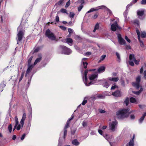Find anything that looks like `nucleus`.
Wrapping results in <instances>:
<instances>
[{
  "instance_id": "nucleus-1",
  "label": "nucleus",
  "mask_w": 146,
  "mask_h": 146,
  "mask_svg": "<svg viewBox=\"0 0 146 146\" xmlns=\"http://www.w3.org/2000/svg\"><path fill=\"white\" fill-rule=\"evenodd\" d=\"M94 70H86L84 74L82 73V79L84 83L87 86H90L96 83L98 76V74H92L89 76V80L87 77V75L88 71H94Z\"/></svg>"
},
{
  "instance_id": "nucleus-2",
  "label": "nucleus",
  "mask_w": 146,
  "mask_h": 146,
  "mask_svg": "<svg viewBox=\"0 0 146 146\" xmlns=\"http://www.w3.org/2000/svg\"><path fill=\"white\" fill-rule=\"evenodd\" d=\"M128 109L120 110L116 113L117 117L119 119H122L127 117L129 115Z\"/></svg>"
},
{
  "instance_id": "nucleus-3",
  "label": "nucleus",
  "mask_w": 146,
  "mask_h": 146,
  "mask_svg": "<svg viewBox=\"0 0 146 146\" xmlns=\"http://www.w3.org/2000/svg\"><path fill=\"white\" fill-rule=\"evenodd\" d=\"M60 53L62 54L69 55L72 53V50L64 46H60L59 49Z\"/></svg>"
},
{
  "instance_id": "nucleus-4",
  "label": "nucleus",
  "mask_w": 146,
  "mask_h": 146,
  "mask_svg": "<svg viewBox=\"0 0 146 146\" xmlns=\"http://www.w3.org/2000/svg\"><path fill=\"white\" fill-rule=\"evenodd\" d=\"M18 33L17 34V44H18V42L20 41L22 39L24 35V32L22 29V26H19L17 28Z\"/></svg>"
},
{
  "instance_id": "nucleus-5",
  "label": "nucleus",
  "mask_w": 146,
  "mask_h": 146,
  "mask_svg": "<svg viewBox=\"0 0 146 146\" xmlns=\"http://www.w3.org/2000/svg\"><path fill=\"white\" fill-rule=\"evenodd\" d=\"M129 59L130 60L129 62V64L131 66H134V63L133 62H134L136 64H138L139 61V60H137L135 59L133 54H130V55Z\"/></svg>"
},
{
  "instance_id": "nucleus-6",
  "label": "nucleus",
  "mask_w": 146,
  "mask_h": 146,
  "mask_svg": "<svg viewBox=\"0 0 146 146\" xmlns=\"http://www.w3.org/2000/svg\"><path fill=\"white\" fill-rule=\"evenodd\" d=\"M36 64V59L33 64L31 65H27L28 68L25 73V76L27 77L29 76V74L34 68V66Z\"/></svg>"
},
{
  "instance_id": "nucleus-7",
  "label": "nucleus",
  "mask_w": 146,
  "mask_h": 146,
  "mask_svg": "<svg viewBox=\"0 0 146 146\" xmlns=\"http://www.w3.org/2000/svg\"><path fill=\"white\" fill-rule=\"evenodd\" d=\"M45 35L50 39L51 40H55L56 39V37L54 34L50 31L49 29L46 31Z\"/></svg>"
},
{
  "instance_id": "nucleus-8",
  "label": "nucleus",
  "mask_w": 146,
  "mask_h": 146,
  "mask_svg": "<svg viewBox=\"0 0 146 146\" xmlns=\"http://www.w3.org/2000/svg\"><path fill=\"white\" fill-rule=\"evenodd\" d=\"M140 80L141 76H139L136 78V82H133L132 83L133 86L137 89H138L139 88V82Z\"/></svg>"
},
{
  "instance_id": "nucleus-9",
  "label": "nucleus",
  "mask_w": 146,
  "mask_h": 146,
  "mask_svg": "<svg viewBox=\"0 0 146 146\" xmlns=\"http://www.w3.org/2000/svg\"><path fill=\"white\" fill-rule=\"evenodd\" d=\"M117 121H115L110 123V128L112 131H115L117 128Z\"/></svg>"
},
{
  "instance_id": "nucleus-10",
  "label": "nucleus",
  "mask_w": 146,
  "mask_h": 146,
  "mask_svg": "<svg viewBox=\"0 0 146 146\" xmlns=\"http://www.w3.org/2000/svg\"><path fill=\"white\" fill-rule=\"evenodd\" d=\"M111 29L112 31H115L117 29H120L121 28L118 25L117 21H115L114 23L111 25Z\"/></svg>"
},
{
  "instance_id": "nucleus-11",
  "label": "nucleus",
  "mask_w": 146,
  "mask_h": 146,
  "mask_svg": "<svg viewBox=\"0 0 146 146\" xmlns=\"http://www.w3.org/2000/svg\"><path fill=\"white\" fill-rule=\"evenodd\" d=\"M144 11L143 9L138 10L137 11L138 17L140 19H142L144 18Z\"/></svg>"
},
{
  "instance_id": "nucleus-12",
  "label": "nucleus",
  "mask_w": 146,
  "mask_h": 146,
  "mask_svg": "<svg viewBox=\"0 0 146 146\" xmlns=\"http://www.w3.org/2000/svg\"><path fill=\"white\" fill-rule=\"evenodd\" d=\"M117 37L119 42L120 44L121 45L126 44L125 41V40L121 37V35L120 34H118L117 35Z\"/></svg>"
},
{
  "instance_id": "nucleus-13",
  "label": "nucleus",
  "mask_w": 146,
  "mask_h": 146,
  "mask_svg": "<svg viewBox=\"0 0 146 146\" xmlns=\"http://www.w3.org/2000/svg\"><path fill=\"white\" fill-rule=\"evenodd\" d=\"M87 59V58H84L82 59V60L81 66L82 67H83L84 68H86L87 66L88 63L86 62V60Z\"/></svg>"
},
{
  "instance_id": "nucleus-14",
  "label": "nucleus",
  "mask_w": 146,
  "mask_h": 146,
  "mask_svg": "<svg viewBox=\"0 0 146 146\" xmlns=\"http://www.w3.org/2000/svg\"><path fill=\"white\" fill-rule=\"evenodd\" d=\"M98 7H100L101 9H104L105 11H106L107 13L109 14V15H111L112 14L111 11L106 7L104 5H101L100 6H98Z\"/></svg>"
},
{
  "instance_id": "nucleus-15",
  "label": "nucleus",
  "mask_w": 146,
  "mask_h": 146,
  "mask_svg": "<svg viewBox=\"0 0 146 146\" xmlns=\"http://www.w3.org/2000/svg\"><path fill=\"white\" fill-rule=\"evenodd\" d=\"M100 81H103L102 85L104 87L107 88L111 84V82L109 81H106V80H101Z\"/></svg>"
},
{
  "instance_id": "nucleus-16",
  "label": "nucleus",
  "mask_w": 146,
  "mask_h": 146,
  "mask_svg": "<svg viewBox=\"0 0 146 146\" xmlns=\"http://www.w3.org/2000/svg\"><path fill=\"white\" fill-rule=\"evenodd\" d=\"M136 31L138 36V38L139 41L141 46V47H143L144 46L143 42L141 40H140V34L139 31L138 29H136Z\"/></svg>"
},
{
  "instance_id": "nucleus-17",
  "label": "nucleus",
  "mask_w": 146,
  "mask_h": 146,
  "mask_svg": "<svg viewBox=\"0 0 146 146\" xmlns=\"http://www.w3.org/2000/svg\"><path fill=\"white\" fill-rule=\"evenodd\" d=\"M26 114L25 113H23L22 118L20 121L21 125H22V127H23L24 124V122L26 118Z\"/></svg>"
},
{
  "instance_id": "nucleus-18",
  "label": "nucleus",
  "mask_w": 146,
  "mask_h": 146,
  "mask_svg": "<svg viewBox=\"0 0 146 146\" xmlns=\"http://www.w3.org/2000/svg\"><path fill=\"white\" fill-rule=\"evenodd\" d=\"M112 95L115 96L119 97L121 96V93L120 91L117 90L113 93Z\"/></svg>"
},
{
  "instance_id": "nucleus-19",
  "label": "nucleus",
  "mask_w": 146,
  "mask_h": 146,
  "mask_svg": "<svg viewBox=\"0 0 146 146\" xmlns=\"http://www.w3.org/2000/svg\"><path fill=\"white\" fill-rule=\"evenodd\" d=\"M105 68L104 66H102L100 67L98 70V72L99 73L104 72L105 70Z\"/></svg>"
},
{
  "instance_id": "nucleus-20",
  "label": "nucleus",
  "mask_w": 146,
  "mask_h": 146,
  "mask_svg": "<svg viewBox=\"0 0 146 146\" xmlns=\"http://www.w3.org/2000/svg\"><path fill=\"white\" fill-rule=\"evenodd\" d=\"M98 133L101 135L103 136L107 140H108V137H109V136L108 135H104L103 133V131H102V130H101L100 129H99L98 130Z\"/></svg>"
},
{
  "instance_id": "nucleus-21",
  "label": "nucleus",
  "mask_w": 146,
  "mask_h": 146,
  "mask_svg": "<svg viewBox=\"0 0 146 146\" xmlns=\"http://www.w3.org/2000/svg\"><path fill=\"white\" fill-rule=\"evenodd\" d=\"M134 137L129 142V143H127L126 145V146H134V140H133Z\"/></svg>"
},
{
  "instance_id": "nucleus-22",
  "label": "nucleus",
  "mask_w": 146,
  "mask_h": 146,
  "mask_svg": "<svg viewBox=\"0 0 146 146\" xmlns=\"http://www.w3.org/2000/svg\"><path fill=\"white\" fill-rule=\"evenodd\" d=\"M108 79L110 81L116 82L119 80V78L118 77L114 78L109 77Z\"/></svg>"
},
{
  "instance_id": "nucleus-23",
  "label": "nucleus",
  "mask_w": 146,
  "mask_h": 146,
  "mask_svg": "<svg viewBox=\"0 0 146 146\" xmlns=\"http://www.w3.org/2000/svg\"><path fill=\"white\" fill-rule=\"evenodd\" d=\"M42 55L41 54L38 53L37 54V63L39 62L42 59Z\"/></svg>"
},
{
  "instance_id": "nucleus-24",
  "label": "nucleus",
  "mask_w": 146,
  "mask_h": 146,
  "mask_svg": "<svg viewBox=\"0 0 146 146\" xmlns=\"http://www.w3.org/2000/svg\"><path fill=\"white\" fill-rule=\"evenodd\" d=\"M146 115V112H145L142 115V116L139 120V123H141L143 121Z\"/></svg>"
},
{
  "instance_id": "nucleus-25",
  "label": "nucleus",
  "mask_w": 146,
  "mask_h": 146,
  "mask_svg": "<svg viewBox=\"0 0 146 146\" xmlns=\"http://www.w3.org/2000/svg\"><path fill=\"white\" fill-rule=\"evenodd\" d=\"M99 9H100V7H98L95 8H92L91 9H90V10L88 11L87 13H89L95 11H97Z\"/></svg>"
},
{
  "instance_id": "nucleus-26",
  "label": "nucleus",
  "mask_w": 146,
  "mask_h": 146,
  "mask_svg": "<svg viewBox=\"0 0 146 146\" xmlns=\"http://www.w3.org/2000/svg\"><path fill=\"white\" fill-rule=\"evenodd\" d=\"M72 144L75 145H78L79 144V143L78 141L76 139H75L72 141Z\"/></svg>"
},
{
  "instance_id": "nucleus-27",
  "label": "nucleus",
  "mask_w": 146,
  "mask_h": 146,
  "mask_svg": "<svg viewBox=\"0 0 146 146\" xmlns=\"http://www.w3.org/2000/svg\"><path fill=\"white\" fill-rule=\"evenodd\" d=\"M66 41L67 43L70 45H71L73 42V40H72L70 38H67L66 39Z\"/></svg>"
},
{
  "instance_id": "nucleus-28",
  "label": "nucleus",
  "mask_w": 146,
  "mask_h": 146,
  "mask_svg": "<svg viewBox=\"0 0 146 146\" xmlns=\"http://www.w3.org/2000/svg\"><path fill=\"white\" fill-rule=\"evenodd\" d=\"M137 0H134L133 1H132V2L129 5H128L127 7L126 8L127 9L130 6H131L133 5V4L137 2Z\"/></svg>"
},
{
  "instance_id": "nucleus-29",
  "label": "nucleus",
  "mask_w": 146,
  "mask_h": 146,
  "mask_svg": "<svg viewBox=\"0 0 146 146\" xmlns=\"http://www.w3.org/2000/svg\"><path fill=\"white\" fill-rule=\"evenodd\" d=\"M88 99V98L87 97H85L84 98V100L82 103V104L83 105H85L87 102V99Z\"/></svg>"
},
{
  "instance_id": "nucleus-30",
  "label": "nucleus",
  "mask_w": 146,
  "mask_h": 146,
  "mask_svg": "<svg viewBox=\"0 0 146 146\" xmlns=\"http://www.w3.org/2000/svg\"><path fill=\"white\" fill-rule=\"evenodd\" d=\"M5 85L3 84H1L0 85V92H2L3 90V88L5 87Z\"/></svg>"
},
{
  "instance_id": "nucleus-31",
  "label": "nucleus",
  "mask_w": 146,
  "mask_h": 146,
  "mask_svg": "<svg viewBox=\"0 0 146 146\" xmlns=\"http://www.w3.org/2000/svg\"><path fill=\"white\" fill-rule=\"evenodd\" d=\"M99 25L98 23L95 26L94 29L93 30V32H95L96 30H97L99 29Z\"/></svg>"
},
{
  "instance_id": "nucleus-32",
  "label": "nucleus",
  "mask_w": 146,
  "mask_h": 146,
  "mask_svg": "<svg viewBox=\"0 0 146 146\" xmlns=\"http://www.w3.org/2000/svg\"><path fill=\"white\" fill-rule=\"evenodd\" d=\"M8 129L9 133H11L12 129V125L11 124H10L9 125L8 127Z\"/></svg>"
},
{
  "instance_id": "nucleus-33",
  "label": "nucleus",
  "mask_w": 146,
  "mask_h": 146,
  "mask_svg": "<svg viewBox=\"0 0 146 146\" xmlns=\"http://www.w3.org/2000/svg\"><path fill=\"white\" fill-rule=\"evenodd\" d=\"M133 23L135 25H136L138 26L139 25V23L137 20H135L133 21Z\"/></svg>"
},
{
  "instance_id": "nucleus-34",
  "label": "nucleus",
  "mask_w": 146,
  "mask_h": 146,
  "mask_svg": "<svg viewBox=\"0 0 146 146\" xmlns=\"http://www.w3.org/2000/svg\"><path fill=\"white\" fill-rule=\"evenodd\" d=\"M33 56H31L30 57L29 59H28V65H31V61L32 60V59L33 58Z\"/></svg>"
},
{
  "instance_id": "nucleus-35",
  "label": "nucleus",
  "mask_w": 146,
  "mask_h": 146,
  "mask_svg": "<svg viewBox=\"0 0 146 146\" xmlns=\"http://www.w3.org/2000/svg\"><path fill=\"white\" fill-rule=\"evenodd\" d=\"M130 101L131 103H135L136 102L135 98L133 97H131L130 98Z\"/></svg>"
},
{
  "instance_id": "nucleus-36",
  "label": "nucleus",
  "mask_w": 146,
  "mask_h": 146,
  "mask_svg": "<svg viewBox=\"0 0 146 146\" xmlns=\"http://www.w3.org/2000/svg\"><path fill=\"white\" fill-rule=\"evenodd\" d=\"M127 13L126 11L124 13V16L125 18V21H127L128 20V18L127 16Z\"/></svg>"
},
{
  "instance_id": "nucleus-37",
  "label": "nucleus",
  "mask_w": 146,
  "mask_h": 146,
  "mask_svg": "<svg viewBox=\"0 0 146 146\" xmlns=\"http://www.w3.org/2000/svg\"><path fill=\"white\" fill-rule=\"evenodd\" d=\"M141 37L143 38L146 37V33L144 32H142L141 34Z\"/></svg>"
},
{
  "instance_id": "nucleus-38",
  "label": "nucleus",
  "mask_w": 146,
  "mask_h": 146,
  "mask_svg": "<svg viewBox=\"0 0 146 146\" xmlns=\"http://www.w3.org/2000/svg\"><path fill=\"white\" fill-rule=\"evenodd\" d=\"M75 15L74 13L72 12H70L69 15V17L71 18H73L74 17Z\"/></svg>"
},
{
  "instance_id": "nucleus-39",
  "label": "nucleus",
  "mask_w": 146,
  "mask_h": 146,
  "mask_svg": "<svg viewBox=\"0 0 146 146\" xmlns=\"http://www.w3.org/2000/svg\"><path fill=\"white\" fill-rule=\"evenodd\" d=\"M70 123V121L69 120H68V121L66 123L65 126V127L64 128V129H67V128H68L69 127V125Z\"/></svg>"
},
{
  "instance_id": "nucleus-40",
  "label": "nucleus",
  "mask_w": 146,
  "mask_h": 146,
  "mask_svg": "<svg viewBox=\"0 0 146 146\" xmlns=\"http://www.w3.org/2000/svg\"><path fill=\"white\" fill-rule=\"evenodd\" d=\"M15 125H17L19 123V121L17 116L15 117Z\"/></svg>"
},
{
  "instance_id": "nucleus-41",
  "label": "nucleus",
  "mask_w": 146,
  "mask_h": 146,
  "mask_svg": "<svg viewBox=\"0 0 146 146\" xmlns=\"http://www.w3.org/2000/svg\"><path fill=\"white\" fill-rule=\"evenodd\" d=\"M60 11L61 12L63 13H65L68 14L67 11L66 10V9H62L60 10Z\"/></svg>"
},
{
  "instance_id": "nucleus-42",
  "label": "nucleus",
  "mask_w": 146,
  "mask_h": 146,
  "mask_svg": "<svg viewBox=\"0 0 146 146\" xmlns=\"http://www.w3.org/2000/svg\"><path fill=\"white\" fill-rule=\"evenodd\" d=\"M70 0H69L66 3V4L65 6V8H68L70 5Z\"/></svg>"
},
{
  "instance_id": "nucleus-43",
  "label": "nucleus",
  "mask_w": 146,
  "mask_h": 146,
  "mask_svg": "<svg viewBox=\"0 0 146 146\" xmlns=\"http://www.w3.org/2000/svg\"><path fill=\"white\" fill-rule=\"evenodd\" d=\"M85 0H78L77 1V3H80L81 5H83V4L84 3Z\"/></svg>"
},
{
  "instance_id": "nucleus-44",
  "label": "nucleus",
  "mask_w": 146,
  "mask_h": 146,
  "mask_svg": "<svg viewBox=\"0 0 146 146\" xmlns=\"http://www.w3.org/2000/svg\"><path fill=\"white\" fill-rule=\"evenodd\" d=\"M67 133V129L64 128V139Z\"/></svg>"
},
{
  "instance_id": "nucleus-45",
  "label": "nucleus",
  "mask_w": 146,
  "mask_h": 146,
  "mask_svg": "<svg viewBox=\"0 0 146 146\" xmlns=\"http://www.w3.org/2000/svg\"><path fill=\"white\" fill-rule=\"evenodd\" d=\"M129 102V99L128 98H127L125 101H124V102L126 104V106H127Z\"/></svg>"
},
{
  "instance_id": "nucleus-46",
  "label": "nucleus",
  "mask_w": 146,
  "mask_h": 146,
  "mask_svg": "<svg viewBox=\"0 0 146 146\" xmlns=\"http://www.w3.org/2000/svg\"><path fill=\"white\" fill-rule=\"evenodd\" d=\"M22 127V125H20V124H18L17 126V130H19L20 129L21 127Z\"/></svg>"
},
{
  "instance_id": "nucleus-47",
  "label": "nucleus",
  "mask_w": 146,
  "mask_h": 146,
  "mask_svg": "<svg viewBox=\"0 0 146 146\" xmlns=\"http://www.w3.org/2000/svg\"><path fill=\"white\" fill-rule=\"evenodd\" d=\"M63 1L64 0H60L57 4L58 5H60L63 3Z\"/></svg>"
},
{
  "instance_id": "nucleus-48",
  "label": "nucleus",
  "mask_w": 146,
  "mask_h": 146,
  "mask_svg": "<svg viewBox=\"0 0 146 146\" xmlns=\"http://www.w3.org/2000/svg\"><path fill=\"white\" fill-rule=\"evenodd\" d=\"M106 57V55H102L101 58L100 60H99V62L103 60Z\"/></svg>"
},
{
  "instance_id": "nucleus-49",
  "label": "nucleus",
  "mask_w": 146,
  "mask_h": 146,
  "mask_svg": "<svg viewBox=\"0 0 146 146\" xmlns=\"http://www.w3.org/2000/svg\"><path fill=\"white\" fill-rule=\"evenodd\" d=\"M83 5H81L78 7V11H80L81 9H82V8L83 7Z\"/></svg>"
},
{
  "instance_id": "nucleus-50",
  "label": "nucleus",
  "mask_w": 146,
  "mask_h": 146,
  "mask_svg": "<svg viewBox=\"0 0 146 146\" xmlns=\"http://www.w3.org/2000/svg\"><path fill=\"white\" fill-rule=\"evenodd\" d=\"M59 27L63 30L65 31L66 30V27L62 26H60Z\"/></svg>"
},
{
  "instance_id": "nucleus-51",
  "label": "nucleus",
  "mask_w": 146,
  "mask_h": 146,
  "mask_svg": "<svg viewBox=\"0 0 146 146\" xmlns=\"http://www.w3.org/2000/svg\"><path fill=\"white\" fill-rule=\"evenodd\" d=\"M68 31L69 34H72L73 32V30L70 28H69L68 29Z\"/></svg>"
},
{
  "instance_id": "nucleus-52",
  "label": "nucleus",
  "mask_w": 146,
  "mask_h": 146,
  "mask_svg": "<svg viewBox=\"0 0 146 146\" xmlns=\"http://www.w3.org/2000/svg\"><path fill=\"white\" fill-rule=\"evenodd\" d=\"M125 39L127 42H128L129 43L130 42V40L129 38H128L126 36H125Z\"/></svg>"
},
{
  "instance_id": "nucleus-53",
  "label": "nucleus",
  "mask_w": 146,
  "mask_h": 146,
  "mask_svg": "<svg viewBox=\"0 0 146 146\" xmlns=\"http://www.w3.org/2000/svg\"><path fill=\"white\" fill-rule=\"evenodd\" d=\"M141 3L142 5L146 4V0H142L141 2Z\"/></svg>"
},
{
  "instance_id": "nucleus-54",
  "label": "nucleus",
  "mask_w": 146,
  "mask_h": 146,
  "mask_svg": "<svg viewBox=\"0 0 146 146\" xmlns=\"http://www.w3.org/2000/svg\"><path fill=\"white\" fill-rule=\"evenodd\" d=\"M87 122L84 121L83 122V123H82V125H83V127H86V126H87Z\"/></svg>"
},
{
  "instance_id": "nucleus-55",
  "label": "nucleus",
  "mask_w": 146,
  "mask_h": 146,
  "mask_svg": "<svg viewBox=\"0 0 146 146\" xmlns=\"http://www.w3.org/2000/svg\"><path fill=\"white\" fill-rule=\"evenodd\" d=\"M118 88V86H117L116 85H114L111 88V90H114V89L115 88Z\"/></svg>"
},
{
  "instance_id": "nucleus-56",
  "label": "nucleus",
  "mask_w": 146,
  "mask_h": 146,
  "mask_svg": "<svg viewBox=\"0 0 146 146\" xmlns=\"http://www.w3.org/2000/svg\"><path fill=\"white\" fill-rule=\"evenodd\" d=\"M116 54L117 56V57L119 60L120 59V56L119 54L117 52L116 53Z\"/></svg>"
},
{
  "instance_id": "nucleus-57",
  "label": "nucleus",
  "mask_w": 146,
  "mask_h": 146,
  "mask_svg": "<svg viewBox=\"0 0 146 146\" xmlns=\"http://www.w3.org/2000/svg\"><path fill=\"white\" fill-rule=\"evenodd\" d=\"M26 134H25L24 133V134L22 136V137L21 138V139L22 140H23L25 138V136Z\"/></svg>"
},
{
  "instance_id": "nucleus-58",
  "label": "nucleus",
  "mask_w": 146,
  "mask_h": 146,
  "mask_svg": "<svg viewBox=\"0 0 146 146\" xmlns=\"http://www.w3.org/2000/svg\"><path fill=\"white\" fill-rule=\"evenodd\" d=\"M27 23V19L25 20V24L24 25V26H25V27L27 28L28 27V25H26V23Z\"/></svg>"
},
{
  "instance_id": "nucleus-59",
  "label": "nucleus",
  "mask_w": 146,
  "mask_h": 146,
  "mask_svg": "<svg viewBox=\"0 0 146 146\" xmlns=\"http://www.w3.org/2000/svg\"><path fill=\"white\" fill-rule=\"evenodd\" d=\"M121 84L123 86H125V82L124 80H121Z\"/></svg>"
},
{
  "instance_id": "nucleus-60",
  "label": "nucleus",
  "mask_w": 146,
  "mask_h": 146,
  "mask_svg": "<svg viewBox=\"0 0 146 146\" xmlns=\"http://www.w3.org/2000/svg\"><path fill=\"white\" fill-rule=\"evenodd\" d=\"M130 118L131 119H133L135 118V116L133 115H130Z\"/></svg>"
},
{
  "instance_id": "nucleus-61",
  "label": "nucleus",
  "mask_w": 146,
  "mask_h": 146,
  "mask_svg": "<svg viewBox=\"0 0 146 146\" xmlns=\"http://www.w3.org/2000/svg\"><path fill=\"white\" fill-rule=\"evenodd\" d=\"M133 92L134 94H137V95H139L140 94V93H139V91H138L137 92L133 91Z\"/></svg>"
},
{
  "instance_id": "nucleus-62",
  "label": "nucleus",
  "mask_w": 146,
  "mask_h": 146,
  "mask_svg": "<svg viewBox=\"0 0 146 146\" xmlns=\"http://www.w3.org/2000/svg\"><path fill=\"white\" fill-rule=\"evenodd\" d=\"M107 127L106 126H104L102 127H101V126H100L99 128L102 129H105Z\"/></svg>"
},
{
  "instance_id": "nucleus-63",
  "label": "nucleus",
  "mask_w": 146,
  "mask_h": 146,
  "mask_svg": "<svg viewBox=\"0 0 146 146\" xmlns=\"http://www.w3.org/2000/svg\"><path fill=\"white\" fill-rule=\"evenodd\" d=\"M24 72H22L21 74V76L20 78H21L23 79V78L24 77Z\"/></svg>"
},
{
  "instance_id": "nucleus-64",
  "label": "nucleus",
  "mask_w": 146,
  "mask_h": 146,
  "mask_svg": "<svg viewBox=\"0 0 146 146\" xmlns=\"http://www.w3.org/2000/svg\"><path fill=\"white\" fill-rule=\"evenodd\" d=\"M59 17H58V16L57 15L56 17V19H55V20H56V21L57 22H58L59 21Z\"/></svg>"
}]
</instances>
